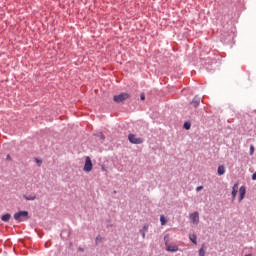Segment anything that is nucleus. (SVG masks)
<instances>
[{"instance_id": "f257e3e1", "label": "nucleus", "mask_w": 256, "mask_h": 256, "mask_svg": "<svg viewBox=\"0 0 256 256\" xmlns=\"http://www.w3.org/2000/svg\"><path fill=\"white\" fill-rule=\"evenodd\" d=\"M14 219L15 221L22 222V221H27L29 219V212L27 211H19L14 214Z\"/></svg>"}, {"instance_id": "f03ea898", "label": "nucleus", "mask_w": 256, "mask_h": 256, "mask_svg": "<svg viewBox=\"0 0 256 256\" xmlns=\"http://www.w3.org/2000/svg\"><path fill=\"white\" fill-rule=\"evenodd\" d=\"M131 95L129 93H121L114 96L115 103H123V101H127Z\"/></svg>"}, {"instance_id": "7ed1b4c3", "label": "nucleus", "mask_w": 256, "mask_h": 256, "mask_svg": "<svg viewBox=\"0 0 256 256\" xmlns=\"http://www.w3.org/2000/svg\"><path fill=\"white\" fill-rule=\"evenodd\" d=\"M83 171H85V173H91V171H93V162L89 156L85 158Z\"/></svg>"}, {"instance_id": "20e7f679", "label": "nucleus", "mask_w": 256, "mask_h": 256, "mask_svg": "<svg viewBox=\"0 0 256 256\" xmlns=\"http://www.w3.org/2000/svg\"><path fill=\"white\" fill-rule=\"evenodd\" d=\"M128 141H130V143H132L134 145H141V143H143V140L141 138L137 137V135H135V134H129Z\"/></svg>"}, {"instance_id": "39448f33", "label": "nucleus", "mask_w": 256, "mask_h": 256, "mask_svg": "<svg viewBox=\"0 0 256 256\" xmlns=\"http://www.w3.org/2000/svg\"><path fill=\"white\" fill-rule=\"evenodd\" d=\"M189 217L194 225H199V212H193Z\"/></svg>"}, {"instance_id": "423d86ee", "label": "nucleus", "mask_w": 256, "mask_h": 256, "mask_svg": "<svg viewBox=\"0 0 256 256\" xmlns=\"http://www.w3.org/2000/svg\"><path fill=\"white\" fill-rule=\"evenodd\" d=\"M245 193H247L245 186H241L239 189V203L245 199Z\"/></svg>"}, {"instance_id": "0eeeda50", "label": "nucleus", "mask_w": 256, "mask_h": 256, "mask_svg": "<svg viewBox=\"0 0 256 256\" xmlns=\"http://www.w3.org/2000/svg\"><path fill=\"white\" fill-rule=\"evenodd\" d=\"M239 191V183H235L232 187V199L235 201V197H237V193Z\"/></svg>"}, {"instance_id": "6e6552de", "label": "nucleus", "mask_w": 256, "mask_h": 256, "mask_svg": "<svg viewBox=\"0 0 256 256\" xmlns=\"http://www.w3.org/2000/svg\"><path fill=\"white\" fill-rule=\"evenodd\" d=\"M166 251L170 252V253H175L177 251H179V246L177 245H168L166 248Z\"/></svg>"}, {"instance_id": "1a4fd4ad", "label": "nucleus", "mask_w": 256, "mask_h": 256, "mask_svg": "<svg viewBox=\"0 0 256 256\" xmlns=\"http://www.w3.org/2000/svg\"><path fill=\"white\" fill-rule=\"evenodd\" d=\"M201 103V98L194 97L190 105H193L195 108L199 107V104Z\"/></svg>"}, {"instance_id": "9d476101", "label": "nucleus", "mask_w": 256, "mask_h": 256, "mask_svg": "<svg viewBox=\"0 0 256 256\" xmlns=\"http://www.w3.org/2000/svg\"><path fill=\"white\" fill-rule=\"evenodd\" d=\"M10 219H11V214H9V213H6V214L2 215V217H1V221H3L4 223L9 222Z\"/></svg>"}, {"instance_id": "9b49d317", "label": "nucleus", "mask_w": 256, "mask_h": 256, "mask_svg": "<svg viewBox=\"0 0 256 256\" xmlns=\"http://www.w3.org/2000/svg\"><path fill=\"white\" fill-rule=\"evenodd\" d=\"M147 231H149V225H144L143 228L140 230L143 239H145V233Z\"/></svg>"}, {"instance_id": "f8f14e48", "label": "nucleus", "mask_w": 256, "mask_h": 256, "mask_svg": "<svg viewBox=\"0 0 256 256\" xmlns=\"http://www.w3.org/2000/svg\"><path fill=\"white\" fill-rule=\"evenodd\" d=\"M189 239H190V241H192V243H193L194 245H197V235L191 234V235L189 236Z\"/></svg>"}, {"instance_id": "ddd939ff", "label": "nucleus", "mask_w": 256, "mask_h": 256, "mask_svg": "<svg viewBox=\"0 0 256 256\" xmlns=\"http://www.w3.org/2000/svg\"><path fill=\"white\" fill-rule=\"evenodd\" d=\"M218 175H225V166L220 165L218 167Z\"/></svg>"}, {"instance_id": "4468645a", "label": "nucleus", "mask_w": 256, "mask_h": 256, "mask_svg": "<svg viewBox=\"0 0 256 256\" xmlns=\"http://www.w3.org/2000/svg\"><path fill=\"white\" fill-rule=\"evenodd\" d=\"M24 199H26V201H35L36 197L24 195Z\"/></svg>"}, {"instance_id": "2eb2a0df", "label": "nucleus", "mask_w": 256, "mask_h": 256, "mask_svg": "<svg viewBox=\"0 0 256 256\" xmlns=\"http://www.w3.org/2000/svg\"><path fill=\"white\" fill-rule=\"evenodd\" d=\"M199 255L205 256V245H202V247L199 249Z\"/></svg>"}, {"instance_id": "dca6fc26", "label": "nucleus", "mask_w": 256, "mask_h": 256, "mask_svg": "<svg viewBox=\"0 0 256 256\" xmlns=\"http://www.w3.org/2000/svg\"><path fill=\"white\" fill-rule=\"evenodd\" d=\"M160 223L161 225H167V219H165V216L160 217Z\"/></svg>"}, {"instance_id": "f3484780", "label": "nucleus", "mask_w": 256, "mask_h": 256, "mask_svg": "<svg viewBox=\"0 0 256 256\" xmlns=\"http://www.w3.org/2000/svg\"><path fill=\"white\" fill-rule=\"evenodd\" d=\"M102 241H103V237H101V236H97L96 237V240H95V242H96V245H99V243H102Z\"/></svg>"}, {"instance_id": "a211bd4d", "label": "nucleus", "mask_w": 256, "mask_h": 256, "mask_svg": "<svg viewBox=\"0 0 256 256\" xmlns=\"http://www.w3.org/2000/svg\"><path fill=\"white\" fill-rule=\"evenodd\" d=\"M184 129L189 131V129H191V123H189V122L184 123Z\"/></svg>"}, {"instance_id": "6ab92c4d", "label": "nucleus", "mask_w": 256, "mask_h": 256, "mask_svg": "<svg viewBox=\"0 0 256 256\" xmlns=\"http://www.w3.org/2000/svg\"><path fill=\"white\" fill-rule=\"evenodd\" d=\"M255 153V147L253 145L250 146V155H253Z\"/></svg>"}, {"instance_id": "aec40b11", "label": "nucleus", "mask_w": 256, "mask_h": 256, "mask_svg": "<svg viewBox=\"0 0 256 256\" xmlns=\"http://www.w3.org/2000/svg\"><path fill=\"white\" fill-rule=\"evenodd\" d=\"M140 98H141V101H145V94L142 93V94L140 95Z\"/></svg>"}, {"instance_id": "412c9836", "label": "nucleus", "mask_w": 256, "mask_h": 256, "mask_svg": "<svg viewBox=\"0 0 256 256\" xmlns=\"http://www.w3.org/2000/svg\"><path fill=\"white\" fill-rule=\"evenodd\" d=\"M202 189H203V186H198V187L196 188V191L199 192V191H202Z\"/></svg>"}, {"instance_id": "4be33fe9", "label": "nucleus", "mask_w": 256, "mask_h": 256, "mask_svg": "<svg viewBox=\"0 0 256 256\" xmlns=\"http://www.w3.org/2000/svg\"><path fill=\"white\" fill-rule=\"evenodd\" d=\"M252 180H253V181H256V172L253 173V175H252Z\"/></svg>"}, {"instance_id": "5701e85b", "label": "nucleus", "mask_w": 256, "mask_h": 256, "mask_svg": "<svg viewBox=\"0 0 256 256\" xmlns=\"http://www.w3.org/2000/svg\"><path fill=\"white\" fill-rule=\"evenodd\" d=\"M100 139L104 140L105 139V135L100 134Z\"/></svg>"}, {"instance_id": "b1692460", "label": "nucleus", "mask_w": 256, "mask_h": 256, "mask_svg": "<svg viewBox=\"0 0 256 256\" xmlns=\"http://www.w3.org/2000/svg\"><path fill=\"white\" fill-rule=\"evenodd\" d=\"M6 159H7L8 161H11V156H10V155H7Z\"/></svg>"}, {"instance_id": "393cba45", "label": "nucleus", "mask_w": 256, "mask_h": 256, "mask_svg": "<svg viewBox=\"0 0 256 256\" xmlns=\"http://www.w3.org/2000/svg\"><path fill=\"white\" fill-rule=\"evenodd\" d=\"M36 163H39L41 165L42 162L41 160H36Z\"/></svg>"}]
</instances>
